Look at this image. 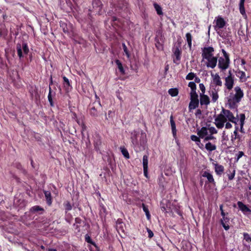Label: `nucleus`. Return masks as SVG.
I'll return each instance as SVG.
<instances>
[{"label":"nucleus","instance_id":"nucleus-1","mask_svg":"<svg viewBox=\"0 0 251 251\" xmlns=\"http://www.w3.org/2000/svg\"><path fill=\"white\" fill-rule=\"evenodd\" d=\"M245 115L244 114L240 115L239 119L234 116L232 113L228 110L223 109L215 119L214 124L219 129L222 128L227 121L235 124V125L240 126V131L244 132L243 126L245 123Z\"/></svg>","mask_w":251,"mask_h":251},{"label":"nucleus","instance_id":"nucleus-2","mask_svg":"<svg viewBox=\"0 0 251 251\" xmlns=\"http://www.w3.org/2000/svg\"><path fill=\"white\" fill-rule=\"evenodd\" d=\"M234 90L235 94L231 93L227 98L228 103L230 107L234 106L239 103L244 96V92L240 87L236 86Z\"/></svg>","mask_w":251,"mask_h":251},{"label":"nucleus","instance_id":"nucleus-3","mask_svg":"<svg viewBox=\"0 0 251 251\" xmlns=\"http://www.w3.org/2000/svg\"><path fill=\"white\" fill-rule=\"evenodd\" d=\"M16 49L18 55L20 58L23 57L24 54H27L29 52L28 46L25 43H23L22 44H17Z\"/></svg>","mask_w":251,"mask_h":251},{"label":"nucleus","instance_id":"nucleus-4","mask_svg":"<svg viewBox=\"0 0 251 251\" xmlns=\"http://www.w3.org/2000/svg\"><path fill=\"white\" fill-rule=\"evenodd\" d=\"M214 49L212 47H205L202 50L201 56L203 59H207L213 56Z\"/></svg>","mask_w":251,"mask_h":251},{"label":"nucleus","instance_id":"nucleus-5","mask_svg":"<svg viewBox=\"0 0 251 251\" xmlns=\"http://www.w3.org/2000/svg\"><path fill=\"white\" fill-rule=\"evenodd\" d=\"M230 63L229 58H224L220 57L218 60V67L222 70L224 71L227 69L229 67Z\"/></svg>","mask_w":251,"mask_h":251},{"label":"nucleus","instance_id":"nucleus-6","mask_svg":"<svg viewBox=\"0 0 251 251\" xmlns=\"http://www.w3.org/2000/svg\"><path fill=\"white\" fill-rule=\"evenodd\" d=\"M225 85L226 89L228 90H231L234 85V79L230 71L228 72V75L225 78Z\"/></svg>","mask_w":251,"mask_h":251},{"label":"nucleus","instance_id":"nucleus-7","mask_svg":"<svg viewBox=\"0 0 251 251\" xmlns=\"http://www.w3.org/2000/svg\"><path fill=\"white\" fill-rule=\"evenodd\" d=\"M214 28L216 30L223 28L226 25L225 20L221 17L218 16L215 18L214 21Z\"/></svg>","mask_w":251,"mask_h":251},{"label":"nucleus","instance_id":"nucleus-8","mask_svg":"<svg viewBox=\"0 0 251 251\" xmlns=\"http://www.w3.org/2000/svg\"><path fill=\"white\" fill-rule=\"evenodd\" d=\"M206 60V65L207 67L213 69L216 66L217 63V58L216 57L213 56Z\"/></svg>","mask_w":251,"mask_h":251},{"label":"nucleus","instance_id":"nucleus-9","mask_svg":"<svg viewBox=\"0 0 251 251\" xmlns=\"http://www.w3.org/2000/svg\"><path fill=\"white\" fill-rule=\"evenodd\" d=\"M197 134L201 138H203L209 135V132L208 126L201 127L200 130L198 131Z\"/></svg>","mask_w":251,"mask_h":251},{"label":"nucleus","instance_id":"nucleus-10","mask_svg":"<svg viewBox=\"0 0 251 251\" xmlns=\"http://www.w3.org/2000/svg\"><path fill=\"white\" fill-rule=\"evenodd\" d=\"M237 205L240 210L245 215L251 212V210L241 201H238Z\"/></svg>","mask_w":251,"mask_h":251},{"label":"nucleus","instance_id":"nucleus-11","mask_svg":"<svg viewBox=\"0 0 251 251\" xmlns=\"http://www.w3.org/2000/svg\"><path fill=\"white\" fill-rule=\"evenodd\" d=\"M211 77L212 78L213 83L217 86H221L222 85V81L221 77L218 74H212Z\"/></svg>","mask_w":251,"mask_h":251},{"label":"nucleus","instance_id":"nucleus-12","mask_svg":"<svg viewBox=\"0 0 251 251\" xmlns=\"http://www.w3.org/2000/svg\"><path fill=\"white\" fill-rule=\"evenodd\" d=\"M200 103L201 105H207L210 103L209 97L204 94H200Z\"/></svg>","mask_w":251,"mask_h":251},{"label":"nucleus","instance_id":"nucleus-13","mask_svg":"<svg viewBox=\"0 0 251 251\" xmlns=\"http://www.w3.org/2000/svg\"><path fill=\"white\" fill-rule=\"evenodd\" d=\"M218 91L219 89L213 88L210 92V95L212 98V101L213 102H215L219 98Z\"/></svg>","mask_w":251,"mask_h":251},{"label":"nucleus","instance_id":"nucleus-14","mask_svg":"<svg viewBox=\"0 0 251 251\" xmlns=\"http://www.w3.org/2000/svg\"><path fill=\"white\" fill-rule=\"evenodd\" d=\"M202 176L204 177H206L209 183H215L214 179L212 175L211 174L208 172H207V171L203 172L202 174Z\"/></svg>","mask_w":251,"mask_h":251},{"label":"nucleus","instance_id":"nucleus-15","mask_svg":"<svg viewBox=\"0 0 251 251\" xmlns=\"http://www.w3.org/2000/svg\"><path fill=\"white\" fill-rule=\"evenodd\" d=\"M228 222L229 218L226 217V216H225L224 218L222 217V219H221V223L226 230H227L229 228V226L228 224Z\"/></svg>","mask_w":251,"mask_h":251},{"label":"nucleus","instance_id":"nucleus-16","mask_svg":"<svg viewBox=\"0 0 251 251\" xmlns=\"http://www.w3.org/2000/svg\"><path fill=\"white\" fill-rule=\"evenodd\" d=\"M213 164L214 166L215 171L217 175H221L224 171V167L222 165H219L217 163H213Z\"/></svg>","mask_w":251,"mask_h":251},{"label":"nucleus","instance_id":"nucleus-17","mask_svg":"<svg viewBox=\"0 0 251 251\" xmlns=\"http://www.w3.org/2000/svg\"><path fill=\"white\" fill-rule=\"evenodd\" d=\"M235 130L233 132V134L231 135V140L233 142L236 139H240V137L238 135L237 131L238 130H240V127H239L238 125H235Z\"/></svg>","mask_w":251,"mask_h":251},{"label":"nucleus","instance_id":"nucleus-18","mask_svg":"<svg viewBox=\"0 0 251 251\" xmlns=\"http://www.w3.org/2000/svg\"><path fill=\"white\" fill-rule=\"evenodd\" d=\"M170 123H171V128H172V133H173V137L175 138H176V127L175 123L173 119L172 116H171L170 118Z\"/></svg>","mask_w":251,"mask_h":251},{"label":"nucleus","instance_id":"nucleus-19","mask_svg":"<svg viewBox=\"0 0 251 251\" xmlns=\"http://www.w3.org/2000/svg\"><path fill=\"white\" fill-rule=\"evenodd\" d=\"M236 75L241 81L244 82L247 80V76L244 72L239 70L237 71Z\"/></svg>","mask_w":251,"mask_h":251},{"label":"nucleus","instance_id":"nucleus-20","mask_svg":"<svg viewBox=\"0 0 251 251\" xmlns=\"http://www.w3.org/2000/svg\"><path fill=\"white\" fill-rule=\"evenodd\" d=\"M199 104V101L196 100H190V102L189 105V109L191 111L192 109H194L198 107Z\"/></svg>","mask_w":251,"mask_h":251},{"label":"nucleus","instance_id":"nucleus-21","mask_svg":"<svg viewBox=\"0 0 251 251\" xmlns=\"http://www.w3.org/2000/svg\"><path fill=\"white\" fill-rule=\"evenodd\" d=\"M205 149L209 151H212L216 149V146L215 145L212 144L210 142H208L205 144Z\"/></svg>","mask_w":251,"mask_h":251},{"label":"nucleus","instance_id":"nucleus-22","mask_svg":"<svg viewBox=\"0 0 251 251\" xmlns=\"http://www.w3.org/2000/svg\"><path fill=\"white\" fill-rule=\"evenodd\" d=\"M44 194H45L48 204L49 205H50L51 204V202H52L50 193L49 191H44Z\"/></svg>","mask_w":251,"mask_h":251},{"label":"nucleus","instance_id":"nucleus-23","mask_svg":"<svg viewBox=\"0 0 251 251\" xmlns=\"http://www.w3.org/2000/svg\"><path fill=\"white\" fill-rule=\"evenodd\" d=\"M168 93L172 97H176L178 94V90L177 88H171L168 90Z\"/></svg>","mask_w":251,"mask_h":251},{"label":"nucleus","instance_id":"nucleus-24","mask_svg":"<svg viewBox=\"0 0 251 251\" xmlns=\"http://www.w3.org/2000/svg\"><path fill=\"white\" fill-rule=\"evenodd\" d=\"M143 169L146 170L148 169V156L144 155L143 157Z\"/></svg>","mask_w":251,"mask_h":251},{"label":"nucleus","instance_id":"nucleus-25","mask_svg":"<svg viewBox=\"0 0 251 251\" xmlns=\"http://www.w3.org/2000/svg\"><path fill=\"white\" fill-rule=\"evenodd\" d=\"M115 63L116 64L118 69H119L120 72L122 74L125 73V70L123 67L122 64L121 62L118 59L116 60Z\"/></svg>","mask_w":251,"mask_h":251},{"label":"nucleus","instance_id":"nucleus-26","mask_svg":"<svg viewBox=\"0 0 251 251\" xmlns=\"http://www.w3.org/2000/svg\"><path fill=\"white\" fill-rule=\"evenodd\" d=\"M90 113L93 116H97L98 115V110L95 106H92L90 108Z\"/></svg>","mask_w":251,"mask_h":251},{"label":"nucleus","instance_id":"nucleus-27","mask_svg":"<svg viewBox=\"0 0 251 251\" xmlns=\"http://www.w3.org/2000/svg\"><path fill=\"white\" fill-rule=\"evenodd\" d=\"M153 6L157 12V13L158 15H161L163 14V12L162 11V8L157 3H154L153 4Z\"/></svg>","mask_w":251,"mask_h":251},{"label":"nucleus","instance_id":"nucleus-28","mask_svg":"<svg viewBox=\"0 0 251 251\" xmlns=\"http://www.w3.org/2000/svg\"><path fill=\"white\" fill-rule=\"evenodd\" d=\"M186 40H187L188 45L189 48H191V46H192V35L190 33H187L186 34Z\"/></svg>","mask_w":251,"mask_h":251},{"label":"nucleus","instance_id":"nucleus-29","mask_svg":"<svg viewBox=\"0 0 251 251\" xmlns=\"http://www.w3.org/2000/svg\"><path fill=\"white\" fill-rule=\"evenodd\" d=\"M142 206L143 210L146 213V215L147 216V219L148 220H150L151 218V215L150 214V212L148 208L146 206V205L144 204H142Z\"/></svg>","mask_w":251,"mask_h":251},{"label":"nucleus","instance_id":"nucleus-30","mask_svg":"<svg viewBox=\"0 0 251 251\" xmlns=\"http://www.w3.org/2000/svg\"><path fill=\"white\" fill-rule=\"evenodd\" d=\"M209 132L210 134H216L218 132L217 130L214 127L211 126L210 125L208 126Z\"/></svg>","mask_w":251,"mask_h":251},{"label":"nucleus","instance_id":"nucleus-31","mask_svg":"<svg viewBox=\"0 0 251 251\" xmlns=\"http://www.w3.org/2000/svg\"><path fill=\"white\" fill-rule=\"evenodd\" d=\"M174 55L177 60H179L180 58V51L179 49L177 48L174 51Z\"/></svg>","mask_w":251,"mask_h":251},{"label":"nucleus","instance_id":"nucleus-32","mask_svg":"<svg viewBox=\"0 0 251 251\" xmlns=\"http://www.w3.org/2000/svg\"><path fill=\"white\" fill-rule=\"evenodd\" d=\"M43 210H44V209L42 207H41L38 205L33 206L30 209V211L31 212H38L39 211H43Z\"/></svg>","mask_w":251,"mask_h":251},{"label":"nucleus","instance_id":"nucleus-33","mask_svg":"<svg viewBox=\"0 0 251 251\" xmlns=\"http://www.w3.org/2000/svg\"><path fill=\"white\" fill-rule=\"evenodd\" d=\"M121 152H122V154H123V155L126 158H129V153H128L127 151L124 148H121Z\"/></svg>","mask_w":251,"mask_h":251},{"label":"nucleus","instance_id":"nucleus-34","mask_svg":"<svg viewBox=\"0 0 251 251\" xmlns=\"http://www.w3.org/2000/svg\"><path fill=\"white\" fill-rule=\"evenodd\" d=\"M196 76V75L193 73H189L186 76V79L187 80H192Z\"/></svg>","mask_w":251,"mask_h":251},{"label":"nucleus","instance_id":"nucleus-35","mask_svg":"<svg viewBox=\"0 0 251 251\" xmlns=\"http://www.w3.org/2000/svg\"><path fill=\"white\" fill-rule=\"evenodd\" d=\"M239 11L240 13L243 16L244 18H246L247 17V14L246 13L245 7L239 8Z\"/></svg>","mask_w":251,"mask_h":251},{"label":"nucleus","instance_id":"nucleus-36","mask_svg":"<svg viewBox=\"0 0 251 251\" xmlns=\"http://www.w3.org/2000/svg\"><path fill=\"white\" fill-rule=\"evenodd\" d=\"M204 141H208L210 140L215 139V138L213 136V134H210L209 133V135H207L206 137L203 138Z\"/></svg>","mask_w":251,"mask_h":251},{"label":"nucleus","instance_id":"nucleus-37","mask_svg":"<svg viewBox=\"0 0 251 251\" xmlns=\"http://www.w3.org/2000/svg\"><path fill=\"white\" fill-rule=\"evenodd\" d=\"M122 45H123V49H124V52H125L127 56V57L128 58H129L130 54H129V52L128 51L127 48L126 47L125 44V43H123Z\"/></svg>","mask_w":251,"mask_h":251},{"label":"nucleus","instance_id":"nucleus-38","mask_svg":"<svg viewBox=\"0 0 251 251\" xmlns=\"http://www.w3.org/2000/svg\"><path fill=\"white\" fill-rule=\"evenodd\" d=\"M244 239L248 242H251V238L249 234L247 233H244Z\"/></svg>","mask_w":251,"mask_h":251},{"label":"nucleus","instance_id":"nucleus-39","mask_svg":"<svg viewBox=\"0 0 251 251\" xmlns=\"http://www.w3.org/2000/svg\"><path fill=\"white\" fill-rule=\"evenodd\" d=\"M200 137H199L195 135H192L191 136V139L195 142H200Z\"/></svg>","mask_w":251,"mask_h":251},{"label":"nucleus","instance_id":"nucleus-40","mask_svg":"<svg viewBox=\"0 0 251 251\" xmlns=\"http://www.w3.org/2000/svg\"><path fill=\"white\" fill-rule=\"evenodd\" d=\"M188 86L191 89H196V85L194 82H190L188 84Z\"/></svg>","mask_w":251,"mask_h":251},{"label":"nucleus","instance_id":"nucleus-41","mask_svg":"<svg viewBox=\"0 0 251 251\" xmlns=\"http://www.w3.org/2000/svg\"><path fill=\"white\" fill-rule=\"evenodd\" d=\"M156 47L159 50H163V45L159 42H157L155 44Z\"/></svg>","mask_w":251,"mask_h":251},{"label":"nucleus","instance_id":"nucleus-42","mask_svg":"<svg viewBox=\"0 0 251 251\" xmlns=\"http://www.w3.org/2000/svg\"><path fill=\"white\" fill-rule=\"evenodd\" d=\"M199 87L202 92L201 94H204L205 91V88L204 84L202 83H200L199 85Z\"/></svg>","mask_w":251,"mask_h":251},{"label":"nucleus","instance_id":"nucleus-43","mask_svg":"<svg viewBox=\"0 0 251 251\" xmlns=\"http://www.w3.org/2000/svg\"><path fill=\"white\" fill-rule=\"evenodd\" d=\"M198 95H192L190 96V100H196L199 101L198 99Z\"/></svg>","mask_w":251,"mask_h":251},{"label":"nucleus","instance_id":"nucleus-44","mask_svg":"<svg viewBox=\"0 0 251 251\" xmlns=\"http://www.w3.org/2000/svg\"><path fill=\"white\" fill-rule=\"evenodd\" d=\"M48 99H49V100L50 103V105L51 106H52L53 104H52V98H51V89L50 88V91H49V94L48 95Z\"/></svg>","mask_w":251,"mask_h":251},{"label":"nucleus","instance_id":"nucleus-45","mask_svg":"<svg viewBox=\"0 0 251 251\" xmlns=\"http://www.w3.org/2000/svg\"><path fill=\"white\" fill-rule=\"evenodd\" d=\"M63 78L64 82L65 83V86H69L70 84L69 79L66 76H63Z\"/></svg>","mask_w":251,"mask_h":251},{"label":"nucleus","instance_id":"nucleus-46","mask_svg":"<svg viewBox=\"0 0 251 251\" xmlns=\"http://www.w3.org/2000/svg\"><path fill=\"white\" fill-rule=\"evenodd\" d=\"M65 207L66 209L67 210H70L72 209V206L71 204L68 202L65 203Z\"/></svg>","mask_w":251,"mask_h":251},{"label":"nucleus","instance_id":"nucleus-47","mask_svg":"<svg viewBox=\"0 0 251 251\" xmlns=\"http://www.w3.org/2000/svg\"><path fill=\"white\" fill-rule=\"evenodd\" d=\"M147 231L148 233V237L149 238H151L153 236V233L151 229L147 228Z\"/></svg>","mask_w":251,"mask_h":251},{"label":"nucleus","instance_id":"nucleus-48","mask_svg":"<svg viewBox=\"0 0 251 251\" xmlns=\"http://www.w3.org/2000/svg\"><path fill=\"white\" fill-rule=\"evenodd\" d=\"M222 52L223 53V55L224 56V58H226V59L229 58L228 54L227 53V52L226 51V50H225L222 49Z\"/></svg>","mask_w":251,"mask_h":251},{"label":"nucleus","instance_id":"nucleus-49","mask_svg":"<svg viewBox=\"0 0 251 251\" xmlns=\"http://www.w3.org/2000/svg\"><path fill=\"white\" fill-rule=\"evenodd\" d=\"M223 206L222 204L220 205V209L221 211V215L222 216V217H223L224 218L225 217V216H226V213L224 212V210H223Z\"/></svg>","mask_w":251,"mask_h":251},{"label":"nucleus","instance_id":"nucleus-50","mask_svg":"<svg viewBox=\"0 0 251 251\" xmlns=\"http://www.w3.org/2000/svg\"><path fill=\"white\" fill-rule=\"evenodd\" d=\"M232 126L230 123L227 122L226 123L225 127L226 129H230L232 127Z\"/></svg>","mask_w":251,"mask_h":251},{"label":"nucleus","instance_id":"nucleus-51","mask_svg":"<svg viewBox=\"0 0 251 251\" xmlns=\"http://www.w3.org/2000/svg\"><path fill=\"white\" fill-rule=\"evenodd\" d=\"M195 114L196 116H200L201 114V111L200 109H197Z\"/></svg>","mask_w":251,"mask_h":251},{"label":"nucleus","instance_id":"nucleus-52","mask_svg":"<svg viewBox=\"0 0 251 251\" xmlns=\"http://www.w3.org/2000/svg\"><path fill=\"white\" fill-rule=\"evenodd\" d=\"M195 95H197V93L196 92V89H191V91L190 92V96Z\"/></svg>","mask_w":251,"mask_h":251},{"label":"nucleus","instance_id":"nucleus-53","mask_svg":"<svg viewBox=\"0 0 251 251\" xmlns=\"http://www.w3.org/2000/svg\"><path fill=\"white\" fill-rule=\"evenodd\" d=\"M244 153L242 151H239L237 159H239L240 158L243 156Z\"/></svg>","mask_w":251,"mask_h":251},{"label":"nucleus","instance_id":"nucleus-54","mask_svg":"<svg viewBox=\"0 0 251 251\" xmlns=\"http://www.w3.org/2000/svg\"><path fill=\"white\" fill-rule=\"evenodd\" d=\"M148 169H146V170H145V169H143L144 174V176L146 177H148Z\"/></svg>","mask_w":251,"mask_h":251},{"label":"nucleus","instance_id":"nucleus-55","mask_svg":"<svg viewBox=\"0 0 251 251\" xmlns=\"http://www.w3.org/2000/svg\"><path fill=\"white\" fill-rule=\"evenodd\" d=\"M234 175H235V173H233V174H231L230 175H229L228 176V179L229 180H232L234 178Z\"/></svg>","mask_w":251,"mask_h":251},{"label":"nucleus","instance_id":"nucleus-56","mask_svg":"<svg viewBox=\"0 0 251 251\" xmlns=\"http://www.w3.org/2000/svg\"><path fill=\"white\" fill-rule=\"evenodd\" d=\"M81 126L82 127V132L85 129L86 126H85V125L84 124V123L83 122L81 123Z\"/></svg>","mask_w":251,"mask_h":251},{"label":"nucleus","instance_id":"nucleus-57","mask_svg":"<svg viewBox=\"0 0 251 251\" xmlns=\"http://www.w3.org/2000/svg\"><path fill=\"white\" fill-rule=\"evenodd\" d=\"M117 228H122L123 227V223H119L117 224Z\"/></svg>","mask_w":251,"mask_h":251},{"label":"nucleus","instance_id":"nucleus-58","mask_svg":"<svg viewBox=\"0 0 251 251\" xmlns=\"http://www.w3.org/2000/svg\"><path fill=\"white\" fill-rule=\"evenodd\" d=\"M239 8H241L242 7H244V3H239Z\"/></svg>","mask_w":251,"mask_h":251},{"label":"nucleus","instance_id":"nucleus-59","mask_svg":"<svg viewBox=\"0 0 251 251\" xmlns=\"http://www.w3.org/2000/svg\"><path fill=\"white\" fill-rule=\"evenodd\" d=\"M73 118L74 119H75V120H76V119H77V116H76V114H75V113H73Z\"/></svg>","mask_w":251,"mask_h":251},{"label":"nucleus","instance_id":"nucleus-60","mask_svg":"<svg viewBox=\"0 0 251 251\" xmlns=\"http://www.w3.org/2000/svg\"><path fill=\"white\" fill-rule=\"evenodd\" d=\"M76 122L77 123V124H78V125H80V126L81 125V123H82V122H80L79 120H78V119H76Z\"/></svg>","mask_w":251,"mask_h":251},{"label":"nucleus","instance_id":"nucleus-61","mask_svg":"<svg viewBox=\"0 0 251 251\" xmlns=\"http://www.w3.org/2000/svg\"><path fill=\"white\" fill-rule=\"evenodd\" d=\"M48 251H56V250L53 249H49Z\"/></svg>","mask_w":251,"mask_h":251},{"label":"nucleus","instance_id":"nucleus-62","mask_svg":"<svg viewBox=\"0 0 251 251\" xmlns=\"http://www.w3.org/2000/svg\"><path fill=\"white\" fill-rule=\"evenodd\" d=\"M245 0H240L239 3H245Z\"/></svg>","mask_w":251,"mask_h":251},{"label":"nucleus","instance_id":"nucleus-63","mask_svg":"<svg viewBox=\"0 0 251 251\" xmlns=\"http://www.w3.org/2000/svg\"><path fill=\"white\" fill-rule=\"evenodd\" d=\"M210 28H211V25H209V26H208V34H209L210 30Z\"/></svg>","mask_w":251,"mask_h":251},{"label":"nucleus","instance_id":"nucleus-64","mask_svg":"<svg viewBox=\"0 0 251 251\" xmlns=\"http://www.w3.org/2000/svg\"><path fill=\"white\" fill-rule=\"evenodd\" d=\"M197 145H198V146H200V144H201V140H200V142H196Z\"/></svg>","mask_w":251,"mask_h":251}]
</instances>
